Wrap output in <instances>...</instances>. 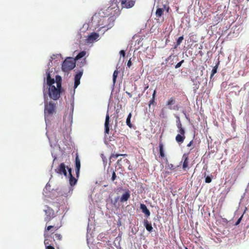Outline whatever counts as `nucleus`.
<instances>
[{"instance_id":"obj_1","label":"nucleus","mask_w":249,"mask_h":249,"mask_svg":"<svg viewBox=\"0 0 249 249\" xmlns=\"http://www.w3.org/2000/svg\"><path fill=\"white\" fill-rule=\"evenodd\" d=\"M56 85H50L48 88V95L50 98L54 101L57 100L60 97L62 92L61 81L60 76L56 75L55 77Z\"/></svg>"},{"instance_id":"obj_2","label":"nucleus","mask_w":249,"mask_h":249,"mask_svg":"<svg viewBox=\"0 0 249 249\" xmlns=\"http://www.w3.org/2000/svg\"><path fill=\"white\" fill-rule=\"evenodd\" d=\"M61 227V224H55L53 225H49L46 226L45 228L44 231V244L45 245L46 249H55L52 246L53 243L51 240H50V238L52 237L53 233L54 232H52L51 234H49L48 231L51 229H53L54 231H56Z\"/></svg>"},{"instance_id":"obj_3","label":"nucleus","mask_w":249,"mask_h":249,"mask_svg":"<svg viewBox=\"0 0 249 249\" xmlns=\"http://www.w3.org/2000/svg\"><path fill=\"white\" fill-rule=\"evenodd\" d=\"M44 99H46V93L45 90L43 91ZM56 103L53 101L47 102L45 100L44 113L45 115H52L55 112Z\"/></svg>"},{"instance_id":"obj_4","label":"nucleus","mask_w":249,"mask_h":249,"mask_svg":"<svg viewBox=\"0 0 249 249\" xmlns=\"http://www.w3.org/2000/svg\"><path fill=\"white\" fill-rule=\"evenodd\" d=\"M75 66V62L71 58L66 59L62 65V69L65 72H68Z\"/></svg>"},{"instance_id":"obj_5","label":"nucleus","mask_w":249,"mask_h":249,"mask_svg":"<svg viewBox=\"0 0 249 249\" xmlns=\"http://www.w3.org/2000/svg\"><path fill=\"white\" fill-rule=\"evenodd\" d=\"M46 216L44 218V221L46 222V225L51 220H52L55 217V214L54 211L51 208L46 206L44 210Z\"/></svg>"},{"instance_id":"obj_6","label":"nucleus","mask_w":249,"mask_h":249,"mask_svg":"<svg viewBox=\"0 0 249 249\" xmlns=\"http://www.w3.org/2000/svg\"><path fill=\"white\" fill-rule=\"evenodd\" d=\"M176 99L174 97H171L167 100L166 105L168 107V108L171 110H178L179 107L178 105L175 106L173 107L172 106L176 103Z\"/></svg>"},{"instance_id":"obj_7","label":"nucleus","mask_w":249,"mask_h":249,"mask_svg":"<svg viewBox=\"0 0 249 249\" xmlns=\"http://www.w3.org/2000/svg\"><path fill=\"white\" fill-rule=\"evenodd\" d=\"M135 3V0H121V3L122 6L126 8L132 7Z\"/></svg>"},{"instance_id":"obj_8","label":"nucleus","mask_w":249,"mask_h":249,"mask_svg":"<svg viewBox=\"0 0 249 249\" xmlns=\"http://www.w3.org/2000/svg\"><path fill=\"white\" fill-rule=\"evenodd\" d=\"M55 231H54V229H52L50 231H48V233L49 234H51V233L52 232H54V233H53V234H52V237L50 238V240H51V239H53V241L52 240V242H53L55 243L56 240H57V241L61 240L62 239V236L60 233H55Z\"/></svg>"},{"instance_id":"obj_9","label":"nucleus","mask_w":249,"mask_h":249,"mask_svg":"<svg viewBox=\"0 0 249 249\" xmlns=\"http://www.w3.org/2000/svg\"><path fill=\"white\" fill-rule=\"evenodd\" d=\"M55 171L56 173L60 175L63 174L65 176H67V173L66 170V166L64 163H61L55 169Z\"/></svg>"},{"instance_id":"obj_10","label":"nucleus","mask_w":249,"mask_h":249,"mask_svg":"<svg viewBox=\"0 0 249 249\" xmlns=\"http://www.w3.org/2000/svg\"><path fill=\"white\" fill-rule=\"evenodd\" d=\"M81 167L80 160L77 154L75 157V172L77 178H78L80 174V169Z\"/></svg>"},{"instance_id":"obj_11","label":"nucleus","mask_w":249,"mask_h":249,"mask_svg":"<svg viewBox=\"0 0 249 249\" xmlns=\"http://www.w3.org/2000/svg\"><path fill=\"white\" fill-rule=\"evenodd\" d=\"M68 169L69 175V182L70 185L72 186L76 183L77 179L72 175L71 169L70 168Z\"/></svg>"},{"instance_id":"obj_12","label":"nucleus","mask_w":249,"mask_h":249,"mask_svg":"<svg viewBox=\"0 0 249 249\" xmlns=\"http://www.w3.org/2000/svg\"><path fill=\"white\" fill-rule=\"evenodd\" d=\"M83 72L79 71L78 72L74 77V88L76 89L77 86L80 84V80L82 75Z\"/></svg>"},{"instance_id":"obj_13","label":"nucleus","mask_w":249,"mask_h":249,"mask_svg":"<svg viewBox=\"0 0 249 249\" xmlns=\"http://www.w3.org/2000/svg\"><path fill=\"white\" fill-rule=\"evenodd\" d=\"M46 80H47V84L50 86V85H53L56 82V80L55 81L53 78H52L51 77V74L49 70L46 71Z\"/></svg>"},{"instance_id":"obj_14","label":"nucleus","mask_w":249,"mask_h":249,"mask_svg":"<svg viewBox=\"0 0 249 249\" xmlns=\"http://www.w3.org/2000/svg\"><path fill=\"white\" fill-rule=\"evenodd\" d=\"M109 116L108 114H107L106 116L105 122V134H108L109 132Z\"/></svg>"},{"instance_id":"obj_15","label":"nucleus","mask_w":249,"mask_h":249,"mask_svg":"<svg viewBox=\"0 0 249 249\" xmlns=\"http://www.w3.org/2000/svg\"><path fill=\"white\" fill-rule=\"evenodd\" d=\"M99 37V35L98 34L93 32L89 36L88 40L89 42H92L97 39Z\"/></svg>"},{"instance_id":"obj_16","label":"nucleus","mask_w":249,"mask_h":249,"mask_svg":"<svg viewBox=\"0 0 249 249\" xmlns=\"http://www.w3.org/2000/svg\"><path fill=\"white\" fill-rule=\"evenodd\" d=\"M140 208L147 217L150 216V212L144 204L141 203Z\"/></svg>"},{"instance_id":"obj_17","label":"nucleus","mask_w":249,"mask_h":249,"mask_svg":"<svg viewBox=\"0 0 249 249\" xmlns=\"http://www.w3.org/2000/svg\"><path fill=\"white\" fill-rule=\"evenodd\" d=\"M156 90H154L152 94V97L148 103V106L150 107L151 105L156 106L157 103L156 102Z\"/></svg>"},{"instance_id":"obj_18","label":"nucleus","mask_w":249,"mask_h":249,"mask_svg":"<svg viewBox=\"0 0 249 249\" xmlns=\"http://www.w3.org/2000/svg\"><path fill=\"white\" fill-rule=\"evenodd\" d=\"M130 197V193L129 191H125L121 196L120 200L122 202L126 201Z\"/></svg>"},{"instance_id":"obj_19","label":"nucleus","mask_w":249,"mask_h":249,"mask_svg":"<svg viewBox=\"0 0 249 249\" xmlns=\"http://www.w3.org/2000/svg\"><path fill=\"white\" fill-rule=\"evenodd\" d=\"M166 8L165 5L163 6V8H157L156 12V16L157 18H160L163 15L164 9Z\"/></svg>"},{"instance_id":"obj_20","label":"nucleus","mask_w":249,"mask_h":249,"mask_svg":"<svg viewBox=\"0 0 249 249\" xmlns=\"http://www.w3.org/2000/svg\"><path fill=\"white\" fill-rule=\"evenodd\" d=\"M184 159V161L183 163L182 168L184 170H185L188 166V156L187 154H184L183 156Z\"/></svg>"},{"instance_id":"obj_21","label":"nucleus","mask_w":249,"mask_h":249,"mask_svg":"<svg viewBox=\"0 0 249 249\" xmlns=\"http://www.w3.org/2000/svg\"><path fill=\"white\" fill-rule=\"evenodd\" d=\"M185 139V136L181 134H178L176 137V141L179 143H182L184 142Z\"/></svg>"},{"instance_id":"obj_22","label":"nucleus","mask_w":249,"mask_h":249,"mask_svg":"<svg viewBox=\"0 0 249 249\" xmlns=\"http://www.w3.org/2000/svg\"><path fill=\"white\" fill-rule=\"evenodd\" d=\"M159 151L160 156L161 158H164L165 157V154L163 150V144L161 142H160L159 143Z\"/></svg>"},{"instance_id":"obj_23","label":"nucleus","mask_w":249,"mask_h":249,"mask_svg":"<svg viewBox=\"0 0 249 249\" xmlns=\"http://www.w3.org/2000/svg\"><path fill=\"white\" fill-rule=\"evenodd\" d=\"M146 229L149 232L151 231L153 228L150 223H149L147 220H145L144 222Z\"/></svg>"},{"instance_id":"obj_24","label":"nucleus","mask_w":249,"mask_h":249,"mask_svg":"<svg viewBox=\"0 0 249 249\" xmlns=\"http://www.w3.org/2000/svg\"><path fill=\"white\" fill-rule=\"evenodd\" d=\"M219 64V62H218L216 64L215 66L213 68V69L212 71L211 74V78H212L213 76V75L217 72V70Z\"/></svg>"},{"instance_id":"obj_25","label":"nucleus","mask_w":249,"mask_h":249,"mask_svg":"<svg viewBox=\"0 0 249 249\" xmlns=\"http://www.w3.org/2000/svg\"><path fill=\"white\" fill-rule=\"evenodd\" d=\"M132 117V114L131 113H130L127 116L126 120V124L128 126V127L130 128H131L133 126L132 124L130 122V119Z\"/></svg>"},{"instance_id":"obj_26","label":"nucleus","mask_w":249,"mask_h":249,"mask_svg":"<svg viewBox=\"0 0 249 249\" xmlns=\"http://www.w3.org/2000/svg\"><path fill=\"white\" fill-rule=\"evenodd\" d=\"M86 53L85 51H81L76 55L75 59L78 60L83 57L86 55Z\"/></svg>"},{"instance_id":"obj_27","label":"nucleus","mask_w":249,"mask_h":249,"mask_svg":"<svg viewBox=\"0 0 249 249\" xmlns=\"http://www.w3.org/2000/svg\"><path fill=\"white\" fill-rule=\"evenodd\" d=\"M177 118V126L178 127V129H179V128H182V124L180 122V118L178 116H177L176 117Z\"/></svg>"},{"instance_id":"obj_28","label":"nucleus","mask_w":249,"mask_h":249,"mask_svg":"<svg viewBox=\"0 0 249 249\" xmlns=\"http://www.w3.org/2000/svg\"><path fill=\"white\" fill-rule=\"evenodd\" d=\"M118 74V71L117 70H115L114 71L113 74V82L114 84H115V83L116 82V78L117 77Z\"/></svg>"},{"instance_id":"obj_29","label":"nucleus","mask_w":249,"mask_h":249,"mask_svg":"<svg viewBox=\"0 0 249 249\" xmlns=\"http://www.w3.org/2000/svg\"><path fill=\"white\" fill-rule=\"evenodd\" d=\"M183 39H184V37H183V36L178 37V40L177 41V44L175 47V48L181 44V43L182 42Z\"/></svg>"},{"instance_id":"obj_30","label":"nucleus","mask_w":249,"mask_h":249,"mask_svg":"<svg viewBox=\"0 0 249 249\" xmlns=\"http://www.w3.org/2000/svg\"><path fill=\"white\" fill-rule=\"evenodd\" d=\"M126 155H125V154H112L110 157V160H112V159H113V158L116 159L118 157L121 156H126Z\"/></svg>"},{"instance_id":"obj_31","label":"nucleus","mask_w":249,"mask_h":249,"mask_svg":"<svg viewBox=\"0 0 249 249\" xmlns=\"http://www.w3.org/2000/svg\"><path fill=\"white\" fill-rule=\"evenodd\" d=\"M111 171H112V177H111V181H114L117 178V176L115 173V172L112 169H111Z\"/></svg>"},{"instance_id":"obj_32","label":"nucleus","mask_w":249,"mask_h":249,"mask_svg":"<svg viewBox=\"0 0 249 249\" xmlns=\"http://www.w3.org/2000/svg\"><path fill=\"white\" fill-rule=\"evenodd\" d=\"M168 167H169V168L172 170H173V171H175V169L178 167L179 166H175L173 164L170 163V164H168Z\"/></svg>"},{"instance_id":"obj_33","label":"nucleus","mask_w":249,"mask_h":249,"mask_svg":"<svg viewBox=\"0 0 249 249\" xmlns=\"http://www.w3.org/2000/svg\"><path fill=\"white\" fill-rule=\"evenodd\" d=\"M178 134H181V135H185V129L183 127L181 128H179V129H178Z\"/></svg>"},{"instance_id":"obj_34","label":"nucleus","mask_w":249,"mask_h":249,"mask_svg":"<svg viewBox=\"0 0 249 249\" xmlns=\"http://www.w3.org/2000/svg\"><path fill=\"white\" fill-rule=\"evenodd\" d=\"M184 62V60H182L181 61H180L178 63L176 66H175V68L176 69H177V68H179L182 64Z\"/></svg>"},{"instance_id":"obj_35","label":"nucleus","mask_w":249,"mask_h":249,"mask_svg":"<svg viewBox=\"0 0 249 249\" xmlns=\"http://www.w3.org/2000/svg\"><path fill=\"white\" fill-rule=\"evenodd\" d=\"M212 181V178L209 176H207L205 178V182L206 183H210Z\"/></svg>"},{"instance_id":"obj_36","label":"nucleus","mask_w":249,"mask_h":249,"mask_svg":"<svg viewBox=\"0 0 249 249\" xmlns=\"http://www.w3.org/2000/svg\"><path fill=\"white\" fill-rule=\"evenodd\" d=\"M242 217H243V215L237 220V221L235 223V225L237 226L238 224H239V223H240V222L242 220Z\"/></svg>"},{"instance_id":"obj_37","label":"nucleus","mask_w":249,"mask_h":249,"mask_svg":"<svg viewBox=\"0 0 249 249\" xmlns=\"http://www.w3.org/2000/svg\"><path fill=\"white\" fill-rule=\"evenodd\" d=\"M120 54L123 56V57H124L125 56V52L124 51V50H121L120 52Z\"/></svg>"},{"instance_id":"obj_38","label":"nucleus","mask_w":249,"mask_h":249,"mask_svg":"<svg viewBox=\"0 0 249 249\" xmlns=\"http://www.w3.org/2000/svg\"><path fill=\"white\" fill-rule=\"evenodd\" d=\"M121 161H122V159H120V160H118L117 162V164L120 166V168H122L121 164H120V162Z\"/></svg>"},{"instance_id":"obj_39","label":"nucleus","mask_w":249,"mask_h":249,"mask_svg":"<svg viewBox=\"0 0 249 249\" xmlns=\"http://www.w3.org/2000/svg\"><path fill=\"white\" fill-rule=\"evenodd\" d=\"M132 65V63H131V61L130 60V59L129 60H128V61L127 62V66L128 67H130Z\"/></svg>"},{"instance_id":"obj_40","label":"nucleus","mask_w":249,"mask_h":249,"mask_svg":"<svg viewBox=\"0 0 249 249\" xmlns=\"http://www.w3.org/2000/svg\"><path fill=\"white\" fill-rule=\"evenodd\" d=\"M193 141L192 140L190 142L187 144V147H190L191 146V145H192L193 144Z\"/></svg>"},{"instance_id":"obj_41","label":"nucleus","mask_w":249,"mask_h":249,"mask_svg":"<svg viewBox=\"0 0 249 249\" xmlns=\"http://www.w3.org/2000/svg\"><path fill=\"white\" fill-rule=\"evenodd\" d=\"M149 88L148 85H146V86L144 88V91L146 90Z\"/></svg>"},{"instance_id":"obj_42","label":"nucleus","mask_w":249,"mask_h":249,"mask_svg":"<svg viewBox=\"0 0 249 249\" xmlns=\"http://www.w3.org/2000/svg\"><path fill=\"white\" fill-rule=\"evenodd\" d=\"M126 94L129 96V97H132V94L128 92H126Z\"/></svg>"},{"instance_id":"obj_43","label":"nucleus","mask_w":249,"mask_h":249,"mask_svg":"<svg viewBox=\"0 0 249 249\" xmlns=\"http://www.w3.org/2000/svg\"><path fill=\"white\" fill-rule=\"evenodd\" d=\"M171 57V55H170L168 58L166 59V61H168Z\"/></svg>"},{"instance_id":"obj_44","label":"nucleus","mask_w":249,"mask_h":249,"mask_svg":"<svg viewBox=\"0 0 249 249\" xmlns=\"http://www.w3.org/2000/svg\"><path fill=\"white\" fill-rule=\"evenodd\" d=\"M168 10H169V7H168L167 8V12H168Z\"/></svg>"},{"instance_id":"obj_45","label":"nucleus","mask_w":249,"mask_h":249,"mask_svg":"<svg viewBox=\"0 0 249 249\" xmlns=\"http://www.w3.org/2000/svg\"><path fill=\"white\" fill-rule=\"evenodd\" d=\"M102 158H103V161H105V160H104L105 158H103V157Z\"/></svg>"},{"instance_id":"obj_46","label":"nucleus","mask_w":249,"mask_h":249,"mask_svg":"<svg viewBox=\"0 0 249 249\" xmlns=\"http://www.w3.org/2000/svg\"><path fill=\"white\" fill-rule=\"evenodd\" d=\"M102 158H103V157H104V155H103V154H102Z\"/></svg>"},{"instance_id":"obj_47","label":"nucleus","mask_w":249,"mask_h":249,"mask_svg":"<svg viewBox=\"0 0 249 249\" xmlns=\"http://www.w3.org/2000/svg\"><path fill=\"white\" fill-rule=\"evenodd\" d=\"M124 161L126 160V161H127V159H125L124 160Z\"/></svg>"},{"instance_id":"obj_48","label":"nucleus","mask_w":249,"mask_h":249,"mask_svg":"<svg viewBox=\"0 0 249 249\" xmlns=\"http://www.w3.org/2000/svg\"><path fill=\"white\" fill-rule=\"evenodd\" d=\"M185 249H188L187 248H185Z\"/></svg>"}]
</instances>
